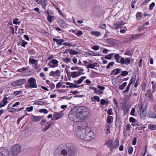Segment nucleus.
<instances>
[{
    "label": "nucleus",
    "instance_id": "obj_1",
    "mask_svg": "<svg viewBox=\"0 0 156 156\" xmlns=\"http://www.w3.org/2000/svg\"><path fill=\"white\" fill-rule=\"evenodd\" d=\"M90 115L89 109L84 106H76L73 108L69 112L68 116L71 121L77 122L80 120L86 119Z\"/></svg>",
    "mask_w": 156,
    "mask_h": 156
},
{
    "label": "nucleus",
    "instance_id": "obj_2",
    "mask_svg": "<svg viewBox=\"0 0 156 156\" xmlns=\"http://www.w3.org/2000/svg\"><path fill=\"white\" fill-rule=\"evenodd\" d=\"M112 139H109L105 143V144L110 149L111 151H112L113 149H117L119 146V140L116 139L113 144Z\"/></svg>",
    "mask_w": 156,
    "mask_h": 156
},
{
    "label": "nucleus",
    "instance_id": "obj_3",
    "mask_svg": "<svg viewBox=\"0 0 156 156\" xmlns=\"http://www.w3.org/2000/svg\"><path fill=\"white\" fill-rule=\"evenodd\" d=\"M87 127L85 126L83 128L82 127L78 126L77 128V130H76V133L77 136L82 140H85Z\"/></svg>",
    "mask_w": 156,
    "mask_h": 156
},
{
    "label": "nucleus",
    "instance_id": "obj_4",
    "mask_svg": "<svg viewBox=\"0 0 156 156\" xmlns=\"http://www.w3.org/2000/svg\"><path fill=\"white\" fill-rule=\"evenodd\" d=\"M65 148L67 149L69 155V156H75L76 149L74 145L72 144H66Z\"/></svg>",
    "mask_w": 156,
    "mask_h": 156
},
{
    "label": "nucleus",
    "instance_id": "obj_5",
    "mask_svg": "<svg viewBox=\"0 0 156 156\" xmlns=\"http://www.w3.org/2000/svg\"><path fill=\"white\" fill-rule=\"evenodd\" d=\"M29 84H26L25 86V88L28 89L30 88H37V87L36 80L34 78H30L28 80Z\"/></svg>",
    "mask_w": 156,
    "mask_h": 156
},
{
    "label": "nucleus",
    "instance_id": "obj_6",
    "mask_svg": "<svg viewBox=\"0 0 156 156\" xmlns=\"http://www.w3.org/2000/svg\"><path fill=\"white\" fill-rule=\"evenodd\" d=\"M21 149V147L19 144H16L13 146L11 149L12 155L16 156L19 153Z\"/></svg>",
    "mask_w": 156,
    "mask_h": 156
},
{
    "label": "nucleus",
    "instance_id": "obj_7",
    "mask_svg": "<svg viewBox=\"0 0 156 156\" xmlns=\"http://www.w3.org/2000/svg\"><path fill=\"white\" fill-rule=\"evenodd\" d=\"M94 132L91 131V129L89 127H87L85 140H90L91 139L94 138Z\"/></svg>",
    "mask_w": 156,
    "mask_h": 156
},
{
    "label": "nucleus",
    "instance_id": "obj_8",
    "mask_svg": "<svg viewBox=\"0 0 156 156\" xmlns=\"http://www.w3.org/2000/svg\"><path fill=\"white\" fill-rule=\"evenodd\" d=\"M63 113L61 112H54L53 117L51 120H56L61 118L63 115Z\"/></svg>",
    "mask_w": 156,
    "mask_h": 156
},
{
    "label": "nucleus",
    "instance_id": "obj_9",
    "mask_svg": "<svg viewBox=\"0 0 156 156\" xmlns=\"http://www.w3.org/2000/svg\"><path fill=\"white\" fill-rule=\"evenodd\" d=\"M9 152L8 150L4 148H0V156H9Z\"/></svg>",
    "mask_w": 156,
    "mask_h": 156
},
{
    "label": "nucleus",
    "instance_id": "obj_10",
    "mask_svg": "<svg viewBox=\"0 0 156 156\" xmlns=\"http://www.w3.org/2000/svg\"><path fill=\"white\" fill-rule=\"evenodd\" d=\"M60 71L59 69L56 70L55 72L51 71L49 74L50 76H52L53 77H55L56 76L57 77L60 76Z\"/></svg>",
    "mask_w": 156,
    "mask_h": 156
},
{
    "label": "nucleus",
    "instance_id": "obj_11",
    "mask_svg": "<svg viewBox=\"0 0 156 156\" xmlns=\"http://www.w3.org/2000/svg\"><path fill=\"white\" fill-rule=\"evenodd\" d=\"M121 71V69L116 68L112 70L111 73L110 75L114 74V75H117Z\"/></svg>",
    "mask_w": 156,
    "mask_h": 156
},
{
    "label": "nucleus",
    "instance_id": "obj_12",
    "mask_svg": "<svg viewBox=\"0 0 156 156\" xmlns=\"http://www.w3.org/2000/svg\"><path fill=\"white\" fill-rule=\"evenodd\" d=\"M85 54L87 55L96 56L99 55L98 53H95L94 51H90L85 52Z\"/></svg>",
    "mask_w": 156,
    "mask_h": 156
},
{
    "label": "nucleus",
    "instance_id": "obj_13",
    "mask_svg": "<svg viewBox=\"0 0 156 156\" xmlns=\"http://www.w3.org/2000/svg\"><path fill=\"white\" fill-rule=\"evenodd\" d=\"M41 116H35L33 115H31L32 120L34 122H37L42 118Z\"/></svg>",
    "mask_w": 156,
    "mask_h": 156
},
{
    "label": "nucleus",
    "instance_id": "obj_14",
    "mask_svg": "<svg viewBox=\"0 0 156 156\" xmlns=\"http://www.w3.org/2000/svg\"><path fill=\"white\" fill-rule=\"evenodd\" d=\"M124 25V23L122 21H119L117 22L116 23L115 28L116 29H118L119 28H121L122 26Z\"/></svg>",
    "mask_w": 156,
    "mask_h": 156
},
{
    "label": "nucleus",
    "instance_id": "obj_15",
    "mask_svg": "<svg viewBox=\"0 0 156 156\" xmlns=\"http://www.w3.org/2000/svg\"><path fill=\"white\" fill-rule=\"evenodd\" d=\"M144 34H132L131 35V37L132 39L137 40L143 35Z\"/></svg>",
    "mask_w": 156,
    "mask_h": 156
},
{
    "label": "nucleus",
    "instance_id": "obj_16",
    "mask_svg": "<svg viewBox=\"0 0 156 156\" xmlns=\"http://www.w3.org/2000/svg\"><path fill=\"white\" fill-rule=\"evenodd\" d=\"M53 41L56 42L57 44L59 45H61L62 42L64 41V40L59 39L53 38Z\"/></svg>",
    "mask_w": 156,
    "mask_h": 156
},
{
    "label": "nucleus",
    "instance_id": "obj_17",
    "mask_svg": "<svg viewBox=\"0 0 156 156\" xmlns=\"http://www.w3.org/2000/svg\"><path fill=\"white\" fill-rule=\"evenodd\" d=\"M147 116L151 118H156V114L153 112H148L147 113Z\"/></svg>",
    "mask_w": 156,
    "mask_h": 156
},
{
    "label": "nucleus",
    "instance_id": "obj_18",
    "mask_svg": "<svg viewBox=\"0 0 156 156\" xmlns=\"http://www.w3.org/2000/svg\"><path fill=\"white\" fill-rule=\"evenodd\" d=\"M121 57H122V56L118 54H115L114 55V58L115 59L116 62L118 63H119V60H120Z\"/></svg>",
    "mask_w": 156,
    "mask_h": 156
},
{
    "label": "nucleus",
    "instance_id": "obj_19",
    "mask_svg": "<svg viewBox=\"0 0 156 156\" xmlns=\"http://www.w3.org/2000/svg\"><path fill=\"white\" fill-rule=\"evenodd\" d=\"M29 62L32 64L35 65L36 66L38 65V60H36L34 59L30 58L29 59Z\"/></svg>",
    "mask_w": 156,
    "mask_h": 156
},
{
    "label": "nucleus",
    "instance_id": "obj_20",
    "mask_svg": "<svg viewBox=\"0 0 156 156\" xmlns=\"http://www.w3.org/2000/svg\"><path fill=\"white\" fill-rule=\"evenodd\" d=\"M9 99V98L4 97L2 101H1V103H2V105L5 106L8 102L7 101V100Z\"/></svg>",
    "mask_w": 156,
    "mask_h": 156
},
{
    "label": "nucleus",
    "instance_id": "obj_21",
    "mask_svg": "<svg viewBox=\"0 0 156 156\" xmlns=\"http://www.w3.org/2000/svg\"><path fill=\"white\" fill-rule=\"evenodd\" d=\"M59 24L60 26L62 28H65L66 27V23L60 19L59 22Z\"/></svg>",
    "mask_w": 156,
    "mask_h": 156
},
{
    "label": "nucleus",
    "instance_id": "obj_22",
    "mask_svg": "<svg viewBox=\"0 0 156 156\" xmlns=\"http://www.w3.org/2000/svg\"><path fill=\"white\" fill-rule=\"evenodd\" d=\"M47 18L48 21L50 23H51L52 21L54 20L55 19V17L50 15H48Z\"/></svg>",
    "mask_w": 156,
    "mask_h": 156
},
{
    "label": "nucleus",
    "instance_id": "obj_23",
    "mask_svg": "<svg viewBox=\"0 0 156 156\" xmlns=\"http://www.w3.org/2000/svg\"><path fill=\"white\" fill-rule=\"evenodd\" d=\"M19 85L23 84L26 83V80L24 79H22L17 80Z\"/></svg>",
    "mask_w": 156,
    "mask_h": 156
},
{
    "label": "nucleus",
    "instance_id": "obj_24",
    "mask_svg": "<svg viewBox=\"0 0 156 156\" xmlns=\"http://www.w3.org/2000/svg\"><path fill=\"white\" fill-rule=\"evenodd\" d=\"M90 34L93 35H95V36L98 37L101 35V33L97 31H92L90 32Z\"/></svg>",
    "mask_w": 156,
    "mask_h": 156
},
{
    "label": "nucleus",
    "instance_id": "obj_25",
    "mask_svg": "<svg viewBox=\"0 0 156 156\" xmlns=\"http://www.w3.org/2000/svg\"><path fill=\"white\" fill-rule=\"evenodd\" d=\"M113 119V117L112 116H108L107 117V122L109 124H111L112 122Z\"/></svg>",
    "mask_w": 156,
    "mask_h": 156
},
{
    "label": "nucleus",
    "instance_id": "obj_26",
    "mask_svg": "<svg viewBox=\"0 0 156 156\" xmlns=\"http://www.w3.org/2000/svg\"><path fill=\"white\" fill-rule=\"evenodd\" d=\"M136 80V75H134L132 76L130 79V83L131 84H133Z\"/></svg>",
    "mask_w": 156,
    "mask_h": 156
},
{
    "label": "nucleus",
    "instance_id": "obj_27",
    "mask_svg": "<svg viewBox=\"0 0 156 156\" xmlns=\"http://www.w3.org/2000/svg\"><path fill=\"white\" fill-rule=\"evenodd\" d=\"M127 85V83L125 82L119 85V88L121 90H123L124 87L126 86Z\"/></svg>",
    "mask_w": 156,
    "mask_h": 156
},
{
    "label": "nucleus",
    "instance_id": "obj_28",
    "mask_svg": "<svg viewBox=\"0 0 156 156\" xmlns=\"http://www.w3.org/2000/svg\"><path fill=\"white\" fill-rule=\"evenodd\" d=\"M86 77L83 76L80 77L76 82V83L78 84H80L83 81V80L86 78Z\"/></svg>",
    "mask_w": 156,
    "mask_h": 156
},
{
    "label": "nucleus",
    "instance_id": "obj_29",
    "mask_svg": "<svg viewBox=\"0 0 156 156\" xmlns=\"http://www.w3.org/2000/svg\"><path fill=\"white\" fill-rule=\"evenodd\" d=\"M133 53V52L129 50H126V52L124 53L125 55H129L131 56Z\"/></svg>",
    "mask_w": 156,
    "mask_h": 156
},
{
    "label": "nucleus",
    "instance_id": "obj_30",
    "mask_svg": "<svg viewBox=\"0 0 156 156\" xmlns=\"http://www.w3.org/2000/svg\"><path fill=\"white\" fill-rule=\"evenodd\" d=\"M114 54V53H112L106 55L105 57V58L107 59H111Z\"/></svg>",
    "mask_w": 156,
    "mask_h": 156
},
{
    "label": "nucleus",
    "instance_id": "obj_31",
    "mask_svg": "<svg viewBox=\"0 0 156 156\" xmlns=\"http://www.w3.org/2000/svg\"><path fill=\"white\" fill-rule=\"evenodd\" d=\"M49 63H52L53 64L57 65L58 66V62L55 59H53L51 61H50Z\"/></svg>",
    "mask_w": 156,
    "mask_h": 156
},
{
    "label": "nucleus",
    "instance_id": "obj_32",
    "mask_svg": "<svg viewBox=\"0 0 156 156\" xmlns=\"http://www.w3.org/2000/svg\"><path fill=\"white\" fill-rule=\"evenodd\" d=\"M78 73L77 72H73L71 73V76L73 77H76L80 75V74H77Z\"/></svg>",
    "mask_w": 156,
    "mask_h": 156
},
{
    "label": "nucleus",
    "instance_id": "obj_33",
    "mask_svg": "<svg viewBox=\"0 0 156 156\" xmlns=\"http://www.w3.org/2000/svg\"><path fill=\"white\" fill-rule=\"evenodd\" d=\"M152 95L151 91L149 90H147L146 92L145 95L150 98L152 96Z\"/></svg>",
    "mask_w": 156,
    "mask_h": 156
},
{
    "label": "nucleus",
    "instance_id": "obj_34",
    "mask_svg": "<svg viewBox=\"0 0 156 156\" xmlns=\"http://www.w3.org/2000/svg\"><path fill=\"white\" fill-rule=\"evenodd\" d=\"M148 128L152 130L156 129V126L152 124L148 125Z\"/></svg>",
    "mask_w": 156,
    "mask_h": 156
},
{
    "label": "nucleus",
    "instance_id": "obj_35",
    "mask_svg": "<svg viewBox=\"0 0 156 156\" xmlns=\"http://www.w3.org/2000/svg\"><path fill=\"white\" fill-rule=\"evenodd\" d=\"M69 54L72 55H75L78 54V52L73 49H71L69 51Z\"/></svg>",
    "mask_w": 156,
    "mask_h": 156
},
{
    "label": "nucleus",
    "instance_id": "obj_36",
    "mask_svg": "<svg viewBox=\"0 0 156 156\" xmlns=\"http://www.w3.org/2000/svg\"><path fill=\"white\" fill-rule=\"evenodd\" d=\"M11 85L13 87L19 86L17 80L12 82Z\"/></svg>",
    "mask_w": 156,
    "mask_h": 156
},
{
    "label": "nucleus",
    "instance_id": "obj_37",
    "mask_svg": "<svg viewBox=\"0 0 156 156\" xmlns=\"http://www.w3.org/2000/svg\"><path fill=\"white\" fill-rule=\"evenodd\" d=\"M93 99H94L95 100H96L98 102H99L100 100L99 97L96 96H94L91 98V100L93 101H94V100H93Z\"/></svg>",
    "mask_w": 156,
    "mask_h": 156
},
{
    "label": "nucleus",
    "instance_id": "obj_38",
    "mask_svg": "<svg viewBox=\"0 0 156 156\" xmlns=\"http://www.w3.org/2000/svg\"><path fill=\"white\" fill-rule=\"evenodd\" d=\"M142 125V124L141 122H134V124L132 123L131 124V125L133 126H141Z\"/></svg>",
    "mask_w": 156,
    "mask_h": 156
},
{
    "label": "nucleus",
    "instance_id": "obj_39",
    "mask_svg": "<svg viewBox=\"0 0 156 156\" xmlns=\"http://www.w3.org/2000/svg\"><path fill=\"white\" fill-rule=\"evenodd\" d=\"M22 43L20 44V45L23 47H25L26 45L28 44V43L26 41H25L24 40H22Z\"/></svg>",
    "mask_w": 156,
    "mask_h": 156
},
{
    "label": "nucleus",
    "instance_id": "obj_40",
    "mask_svg": "<svg viewBox=\"0 0 156 156\" xmlns=\"http://www.w3.org/2000/svg\"><path fill=\"white\" fill-rule=\"evenodd\" d=\"M114 64V62H111L109 63L107 65L106 68L107 69H108L111 66H113Z\"/></svg>",
    "mask_w": 156,
    "mask_h": 156
},
{
    "label": "nucleus",
    "instance_id": "obj_41",
    "mask_svg": "<svg viewBox=\"0 0 156 156\" xmlns=\"http://www.w3.org/2000/svg\"><path fill=\"white\" fill-rule=\"evenodd\" d=\"M130 62V60L129 58H126L125 59V63L124 64L128 65Z\"/></svg>",
    "mask_w": 156,
    "mask_h": 156
},
{
    "label": "nucleus",
    "instance_id": "obj_42",
    "mask_svg": "<svg viewBox=\"0 0 156 156\" xmlns=\"http://www.w3.org/2000/svg\"><path fill=\"white\" fill-rule=\"evenodd\" d=\"M63 61L65 63H68L70 62V59L68 58H63Z\"/></svg>",
    "mask_w": 156,
    "mask_h": 156
},
{
    "label": "nucleus",
    "instance_id": "obj_43",
    "mask_svg": "<svg viewBox=\"0 0 156 156\" xmlns=\"http://www.w3.org/2000/svg\"><path fill=\"white\" fill-rule=\"evenodd\" d=\"M51 125V123H49L47 126H45V127L42 129V131H46L50 127Z\"/></svg>",
    "mask_w": 156,
    "mask_h": 156
},
{
    "label": "nucleus",
    "instance_id": "obj_44",
    "mask_svg": "<svg viewBox=\"0 0 156 156\" xmlns=\"http://www.w3.org/2000/svg\"><path fill=\"white\" fill-rule=\"evenodd\" d=\"M39 112L41 113H43L45 114H47L48 112V111L45 109H41L39 110Z\"/></svg>",
    "mask_w": 156,
    "mask_h": 156
},
{
    "label": "nucleus",
    "instance_id": "obj_45",
    "mask_svg": "<svg viewBox=\"0 0 156 156\" xmlns=\"http://www.w3.org/2000/svg\"><path fill=\"white\" fill-rule=\"evenodd\" d=\"M18 20H19V19L17 18L14 19L13 21V24H19V23H20V21L18 22Z\"/></svg>",
    "mask_w": 156,
    "mask_h": 156
},
{
    "label": "nucleus",
    "instance_id": "obj_46",
    "mask_svg": "<svg viewBox=\"0 0 156 156\" xmlns=\"http://www.w3.org/2000/svg\"><path fill=\"white\" fill-rule=\"evenodd\" d=\"M67 149H63L61 151V153L64 155H66L67 154Z\"/></svg>",
    "mask_w": 156,
    "mask_h": 156
},
{
    "label": "nucleus",
    "instance_id": "obj_47",
    "mask_svg": "<svg viewBox=\"0 0 156 156\" xmlns=\"http://www.w3.org/2000/svg\"><path fill=\"white\" fill-rule=\"evenodd\" d=\"M128 72L126 71H122L121 74V75L122 76H125L128 75Z\"/></svg>",
    "mask_w": 156,
    "mask_h": 156
},
{
    "label": "nucleus",
    "instance_id": "obj_48",
    "mask_svg": "<svg viewBox=\"0 0 156 156\" xmlns=\"http://www.w3.org/2000/svg\"><path fill=\"white\" fill-rule=\"evenodd\" d=\"M122 110L124 111V115H126V114L129 111L128 108H127L126 107L122 108Z\"/></svg>",
    "mask_w": 156,
    "mask_h": 156
},
{
    "label": "nucleus",
    "instance_id": "obj_49",
    "mask_svg": "<svg viewBox=\"0 0 156 156\" xmlns=\"http://www.w3.org/2000/svg\"><path fill=\"white\" fill-rule=\"evenodd\" d=\"M155 4L154 2H153L149 6V9L150 10H151L153 9V7L155 6Z\"/></svg>",
    "mask_w": 156,
    "mask_h": 156
},
{
    "label": "nucleus",
    "instance_id": "obj_50",
    "mask_svg": "<svg viewBox=\"0 0 156 156\" xmlns=\"http://www.w3.org/2000/svg\"><path fill=\"white\" fill-rule=\"evenodd\" d=\"M139 30L140 32L143 31L144 29V25H140L139 27Z\"/></svg>",
    "mask_w": 156,
    "mask_h": 156
},
{
    "label": "nucleus",
    "instance_id": "obj_51",
    "mask_svg": "<svg viewBox=\"0 0 156 156\" xmlns=\"http://www.w3.org/2000/svg\"><path fill=\"white\" fill-rule=\"evenodd\" d=\"M119 62H120L122 64H124L125 63V59L124 58L122 57L120 59Z\"/></svg>",
    "mask_w": 156,
    "mask_h": 156
},
{
    "label": "nucleus",
    "instance_id": "obj_52",
    "mask_svg": "<svg viewBox=\"0 0 156 156\" xmlns=\"http://www.w3.org/2000/svg\"><path fill=\"white\" fill-rule=\"evenodd\" d=\"M28 52L31 55H34L35 54L36 51L33 49H30Z\"/></svg>",
    "mask_w": 156,
    "mask_h": 156
},
{
    "label": "nucleus",
    "instance_id": "obj_53",
    "mask_svg": "<svg viewBox=\"0 0 156 156\" xmlns=\"http://www.w3.org/2000/svg\"><path fill=\"white\" fill-rule=\"evenodd\" d=\"M83 34V33L81 30H78L76 33V35L78 37H80V36Z\"/></svg>",
    "mask_w": 156,
    "mask_h": 156
},
{
    "label": "nucleus",
    "instance_id": "obj_54",
    "mask_svg": "<svg viewBox=\"0 0 156 156\" xmlns=\"http://www.w3.org/2000/svg\"><path fill=\"white\" fill-rule=\"evenodd\" d=\"M130 95H131L130 94L129 95H125L124 97V100L125 101H128L130 99Z\"/></svg>",
    "mask_w": 156,
    "mask_h": 156
},
{
    "label": "nucleus",
    "instance_id": "obj_55",
    "mask_svg": "<svg viewBox=\"0 0 156 156\" xmlns=\"http://www.w3.org/2000/svg\"><path fill=\"white\" fill-rule=\"evenodd\" d=\"M135 112V110L134 108H132L130 113V115L133 116H134Z\"/></svg>",
    "mask_w": 156,
    "mask_h": 156
},
{
    "label": "nucleus",
    "instance_id": "obj_56",
    "mask_svg": "<svg viewBox=\"0 0 156 156\" xmlns=\"http://www.w3.org/2000/svg\"><path fill=\"white\" fill-rule=\"evenodd\" d=\"M33 107L32 106H31L30 107H27L26 109V110L29 112H30L32 111L33 110Z\"/></svg>",
    "mask_w": 156,
    "mask_h": 156
},
{
    "label": "nucleus",
    "instance_id": "obj_57",
    "mask_svg": "<svg viewBox=\"0 0 156 156\" xmlns=\"http://www.w3.org/2000/svg\"><path fill=\"white\" fill-rule=\"evenodd\" d=\"M135 119L133 117H130L129 119V121L130 122L134 123L135 122Z\"/></svg>",
    "mask_w": 156,
    "mask_h": 156
},
{
    "label": "nucleus",
    "instance_id": "obj_58",
    "mask_svg": "<svg viewBox=\"0 0 156 156\" xmlns=\"http://www.w3.org/2000/svg\"><path fill=\"white\" fill-rule=\"evenodd\" d=\"M94 91H95V93L98 94H101V91L98 89L97 88H95Z\"/></svg>",
    "mask_w": 156,
    "mask_h": 156
},
{
    "label": "nucleus",
    "instance_id": "obj_59",
    "mask_svg": "<svg viewBox=\"0 0 156 156\" xmlns=\"http://www.w3.org/2000/svg\"><path fill=\"white\" fill-rule=\"evenodd\" d=\"M48 65L50 67H51L52 68H55L56 67H57L58 66L57 65H55V64H53L52 63H48Z\"/></svg>",
    "mask_w": 156,
    "mask_h": 156
},
{
    "label": "nucleus",
    "instance_id": "obj_60",
    "mask_svg": "<svg viewBox=\"0 0 156 156\" xmlns=\"http://www.w3.org/2000/svg\"><path fill=\"white\" fill-rule=\"evenodd\" d=\"M133 151V148L132 147H130L128 150V153L129 154H131Z\"/></svg>",
    "mask_w": 156,
    "mask_h": 156
},
{
    "label": "nucleus",
    "instance_id": "obj_61",
    "mask_svg": "<svg viewBox=\"0 0 156 156\" xmlns=\"http://www.w3.org/2000/svg\"><path fill=\"white\" fill-rule=\"evenodd\" d=\"M99 27L103 29L106 30V25L105 24H101Z\"/></svg>",
    "mask_w": 156,
    "mask_h": 156
},
{
    "label": "nucleus",
    "instance_id": "obj_62",
    "mask_svg": "<svg viewBox=\"0 0 156 156\" xmlns=\"http://www.w3.org/2000/svg\"><path fill=\"white\" fill-rule=\"evenodd\" d=\"M92 48L95 50H97L99 48V47L98 45H94L92 47Z\"/></svg>",
    "mask_w": 156,
    "mask_h": 156
},
{
    "label": "nucleus",
    "instance_id": "obj_63",
    "mask_svg": "<svg viewBox=\"0 0 156 156\" xmlns=\"http://www.w3.org/2000/svg\"><path fill=\"white\" fill-rule=\"evenodd\" d=\"M107 41L108 43L111 44L113 43V39L112 38H108L107 39Z\"/></svg>",
    "mask_w": 156,
    "mask_h": 156
},
{
    "label": "nucleus",
    "instance_id": "obj_64",
    "mask_svg": "<svg viewBox=\"0 0 156 156\" xmlns=\"http://www.w3.org/2000/svg\"><path fill=\"white\" fill-rule=\"evenodd\" d=\"M112 108L109 109L107 112V113L109 115H113V113L112 112Z\"/></svg>",
    "mask_w": 156,
    "mask_h": 156
}]
</instances>
